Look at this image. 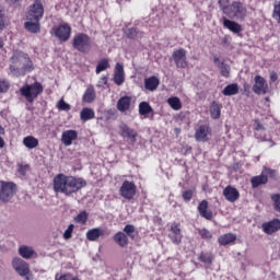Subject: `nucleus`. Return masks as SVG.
I'll return each instance as SVG.
<instances>
[{"label":"nucleus","instance_id":"obj_1","mask_svg":"<svg viewBox=\"0 0 280 280\" xmlns=\"http://www.w3.org/2000/svg\"><path fill=\"white\" fill-rule=\"evenodd\" d=\"M82 187H86V180L81 177L58 174L54 178V191H56L57 194H65V196H71V194H77V191H80Z\"/></svg>","mask_w":280,"mask_h":280},{"label":"nucleus","instance_id":"obj_2","mask_svg":"<svg viewBox=\"0 0 280 280\" xmlns=\"http://www.w3.org/2000/svg\"><path fill=\"white\" fill-rule=\"evenodd\" d=\"M10 71L15 78H21V75H26V73L34 71V62H32L27 54L15 50L11 57Z\"/></svg>","mask_w":280,"mask_h":280},{"label":"nucleus","instance_id":"obj_3","mask_svg":"<svg viewBox=\"0 0 280 280\" xmlns=\"http://www.w3.org/2000/svg\"><path fill=\"white\" fill-rule=\"evenodd\" d=\"M40 93H43V85L38 82H35L33 84H24L20 89V95H22V97H25L26 102H28L30 104H32V102H34V100H36V97H38Z\"/></svg>","mask_w":280,"mask_h":280},{"label":"nucleus","instance_id":"obj_4","mask_svg":"<svg viewBox=\"0 0 280 280\" xmlns=\"http://www.w3.org/2000/svg\"><path fill=\"white\" fill-rule=\"evenodd\" d=\"M73 48L81 54H89L91 51V37L84 33H79L73 37Z\"/></svg>","mask_w":280,"mask_h":280},{"label":"nucleus","instance_id":"obj_5","mask_svg":"<svg viewBox=\"0 0 280 280\" xmlns=\"http://www.w3.org/2000/svg\"><path fill=\"white\" fill-rule=\"evenodd\" d=\"M11 266L20 277H23L25 280L33 279L30 270V264H27L22 258H19V257L13 258Z\"/></svg>","mask_w":280,"mask_h":280},{"label":"nucleus","instance_id":"obj_6","mask_svg":"<svg viewBox=\"0 0 280 280\" xmlns=\"http://www.w3.org/2000/svg\"><path fill=\"white\" fill-rule=\"evenodd\" d=\"M16 194V184L13 182H0V200L1 202H10Z\"/></svg>","mask_w":280,"mask_h":280},{"label":"nucleus","instance_id":"obj_7","mask_svg":"<svg viewBox=\"0 0 280 280\" xmlns=\"http://www.w3.org/2000/svg\"><path fill=\"white\" fill-rule=\"evenodd\" d=\"M45 15V7L43 1L35 0L34 3L28 8L26 13V21H40Z\"/></svg>","mask_w":280,"mask_h":280},{"label":"nucleus","instance_id":"obj_8","mask_svg":"<svg viewBox=\"0 0 280 280\" xmlns=\"http://www.w3.org/2000/svg\"><path fill=\"white\" fill-rule=\"evenodd\" d=\"M246 14H247L246 7H244L242 2L234 1L230 5L226 16H229V19H236L237 21H244V19H246Z\"/></svg>","mask_w":280,"mask_h":280},{"label":"nucleus","instance_id":"obj_9","mask_svg":"<svg viewBox=\"0 0 280 280\" xmlns=\"http://www.w3.org/2000/svg\"><path fill=\"white\" fill-rule=\"evenodd\" d=\"M119 195L125 200H132L137 196V185L133 182L125 180L119 188Z\"/></svg>","mask_w":280,"mask_h":280},{"label":"nucleus","instance_id":"obj_10","mask_svg":"<svg viewBox=\"0 0 280 280\" xmlns=\"http://www.w3.org/2000/svg\"><path fill=\"white\" fill-rule=\"evenodd\" d=\"M118 133L122 139H127L130 143H137V130L130 128L128 124L120 122L118 126Z\"/></svg>","mask_w":280,"mask_h":280},{"label":"nucleus","instance_id":"obj_11","mask_svg":"<svg viewBox=\"0 0 280 280\" xmlns=\"http://www.w3.org/2000/svg\"><path fill=\"white\" fill-rule=\"evenodd\" d=\"M211 137V127L209 125H200L195 129V139L199 143H207Z\"/></svg>","mask_w":280,"mask_h":280},{"label":"nucleus","instance_id":"obj_12","mask_svg":"<svg viewBox=\"0 0 280 280\" xmlns=\"http://www.w3.org/2000/svg\"><path fill=\"white\" fill-rule=\"evenodd\" d=\"M55 36L61 43H67L71 38V26L67 23L54 28Z\"/></svg>","mask_w":280,"mask_h":280},{"label":"nucleus","instance_id":"obj_13","mask_svg":"<svg viewBox=\"0 0 280 280\" xmlns=\"http://www.w3.org/2000/svg\"><path fill=\"white\" fill-rule=\"evenodd\" d=\"M173 60L177 69H187V51L184 48L174 50Z\"/></svg>","mask_w":280,"mask_h":280},{"label":"nucleus","instance_id":"obj_14","mask_svg":"<svg viewBox=\"0 0 280 280\" xmlns=\"http://www.w3.org/2000/svg\"><path fill=\"white\" fill-rule=\"evenodd\" d=\"M253 92L256 93V95H266L268 93V83L264 77L256 75L254 78Z\"/></svg>","mask_w":280,"mask_h":280},{"label":"nucleus","instance_id":"obj_15","mask_svg":"<svg viewBox=\"0 0 280 280\" xmlns=\"http://www.w3.org/2000/svg\"><path fill=\"white\" fill-rule=\"evenodd\" d=\"M270 174H272V170L265 167L260 175L252 177L250 183L253 189H257V187H259L260 185H266V183H268V176H270Z\"/></svg>","mask_w":280,"mask_h":280},{"label":"nucleus","instance_id":"obj_16","mask_svg":"<svg viewBox=\"0 0 280 280\" xmlns=\"http://www.w3.org/2000/svg\"><path fill=\"white\" fill-rule=\"evenodd\" d=\"M168 237L173 244H176V246H178L180 242H183V231L180 230V224L178 223L171 224Z\"/></svg>","mask_w":280,"mask_h":280},{"label":"nucleus","instance_id":"obj_17","mask_svg":"<svg viewBox=\"0 0 280 280\" xmlns=\"http://www.w3.org/2000/svg\"><path fill=\"white\" fill-rule=\"evenodd\" d=\"M223 196L228 202H237L240 200V190L229 185L223 189Z\"/></svg>","mask_w":280,"mask_h":280},{"label":"nucleus","instance_id":"obj_18","mask_svg":"<svg viewBox=\"0 0 280 280\" xmlns=\"http://www.w3.org/2000/svg\"><path fill=\"white\" fill-rule=\"evenodd\" d=\"M261 229L266 235H272V233H277V231H280V220L273 219L269 222H265L261 224Z\"/></svg>","mask_w":280,"mask_h":280},{"label":"nucleus","instance_id":"obj_19","mask_svg":"<svg viewBox=\"0 0 280 280\" xmlns=\"http://www.w3.org/2000/svg\"><path fill=\"white\" fill-rule=\"evenodd\" d=\"M78 139V131L75 130H66L61 133V142L63 145L69 147L73 144V141Z\"/></svg>","mask_w":280,"mask_h":280},{"label":"nucleus","instance_id":"obj_20","mask_svg":"<svg viewBox=\"0 0 280 280\" xmlns=\"http://www.w3.org/2000/svg\"><path fill=\"white\" fill-rule=\"evenodd\" d=\"M132 106V96H122L117 102V109L120 113H127Z\"/></svg>","mask_w":280,"mask_h":280},{"label":"nucleus","instance_id":"obj_21","mask_svg":"<svg viewBox=\"0 0 280 280\" xmlns=\"http://www.w3.org/2000/svg\"><path fill=\"white\" fill-rule=\"evenodd\" d=\"M126 78L124 75V66L120 63H116L115 71H114V82L117 86H121L124 84Z\"/></svg>","mask_w":280,"mask_h":280},{"label":"nucleus","instance_id":"obj_22","mask_svg":"<svg viewBox=\"0 0 280 280\" xmlns=\"http://www.w3.org/2000/svg\"><path fill=\"white\" fill-rule=\"evenodd\" d=\"M19 254L23 257V259H32L34 257H38L36 250H34V247L27 245L20 246Z\"/></svg>","mask_w":280,"mask_h":280},{"label":"nucleus","instance_id":"obj_23","mask_svg":"<svg viewBox=\"0 0 280 280\" xmlns=\"http://www.w3.org/2000/svg\"><path fill=\"white\" fill-rule=\"evenodd\" d=\"M198 211L201 218L206 220H211L213 218V212L209 210V202L207 200H202L198 206Z\"/></svg>","mask_w":280,"mask_h":280},{"label":"nucleus","instance_id":"obj_24","mask_svg":"<svg viewBox=\"0 0 280 280\" xmlns=\"http://www.w3.org/2000/svg\"><path fill=\"white\" fill-rule=\"evenodd\" d=\"M24 27L31 34H38L40 32V20H26Z\"/></svg>","mask_w":280,"mask_h":280},{"label":"nucleus","instance_id":"obj_25","mask_svg":"<svg viewBox=\"0 0 280 280\" xmlns=\"http://www.w3.org/2000/svg\"><path fill=\"white\" fill-rule=\"evenodd\" d=\"M223 27H225L230 32H233V34H240V32H242V25L226 18H223Z\"/></svg>","mask_w":280,"mask_h":280},{"label":"nucleus","instance_id":"obj_26","mask_svg":"<svg viewBox=\"0 0 280 280\" xmlns=\"http://www.w3.org/2000/svg\"><path fill=\"white\" fill-rule=\"evenodd\" d=\"M102 235H104V230L102 228H94L86 232V240H89V242H95L100 240Z\"/></svg>","mask_w":280,"mask_h":280},{"label":"nucleus","instance_id":"obj_27","mask_svg":"<svg viewBox=\"0 0 280 280\" xmlns=\"http://www.w3.org/2000/svg\"><path fill=\"white\" fill-rule=\"evenodd\" d=\"M159 84H161V81L156 77H149L144 79V88L147 91H156V89H159Z\"/></svg>","mask_w":280,"mask_h":280},{"label":"nucleus","instance_id":"obj_28","mask_svg":"<svg viewBox=\"0 0 280 280\" xmlns=\"http://www.w3.org/2000/svg\"><path fill=\"white\" fill-rule=\"evenodd\" d=\"M237 240V236L233 233L223 234L218 238L220 246H229V244H233Z\"/></svg>","mask_w":280,"mask_h":280},{"label":"nucleus","instance_id":"obj_29","mask_svg":"<svg viewBox=\"0 0 280 280\" xmlns=\"http://www.w3.org/2000/svg\"><path fill=\"white\" fill-rule=\"evenodd\" d=\"M150 113H154V109L152 108V106L150 105V103L148 102H141L139 104V115H141V117H143L144 119L148 118V116L150 115Z\"/></svg>","mask_w":280,"mask_h":280},{"label":"nucleus","instance_id":"obj_30","mask_svg":"<svg viewBox=\"0 0 280 280\" xmlns=\"http://www.w3.org/2000/svg\"><path fill=\"white\" fill-rule=\"evenodd\" d=\"M82 101L86 104L95 102V89L93 88V85L88 86L83 94Z\"/></svg>","mask_w":280,"mask_h":280},{"label":"nucleus","instance_id":"obj_31","mask_svg":"<svg viewBox=\"0 0 280 280\" xmlns=\"http://www.w3.org/2000/svg\"><path fill=\"white\" fill-rule=\"evenodd\" d=\"M80 117L82 121H91V119H95V110L84 107L80 113Z\"/></svg>","mask_w":280,"mask_h":280},{"label":"nucleus","instance_id":"obj_32","mask_svg":"<svg viewBox=\"0 0 280 280\" xmlns=\"http://www.w3.org/2000/svg\"><path fill=\"white\" fill-rule=\"evenodd\" d=\"M222 93L228 97L231 95H237L240 93V86L237 83L229 84L223 89Z\"/></svg>","mask_w":280,"mask_h":280},{"label":"nucleus","instance_id":"obj_33","mask_svg":"<svg viewBox=\"0 0 280 280\" xmlns=\"http://www.w3.org/2000/svg\"><path fill=\"white\" fill-rule=\"evenodd\" d=\"M23 144L28 150H34V148H38V139H36L34 136H27L23 139Z\"/></svg>","mask_w":280,"mask_h":280},{"label":"nucleus","instance_id":"obj_34","mask_svg":"<svg viewBox=\"0 0 280 280\" xmlns=\"http://www.w3.org/2000/svg\"><path fill=\"white\" fill-rule=\"evenodd\" d=\"M114 242L121 247L128 246V236L124 232H118L114 235Z\"/></svg>","mask_w":280,"mask_h":280},{"label":"nucleus","instance_id":"obj_35","mask_svg":"<svg viewBox=\"0 0 280 280\" xmlns=\"http://www.w3.org/2000/svg\"><path fill=\"white\" fill-rule=\"evenodd\" d=\"M167 104L173 110H180V108H183V103L180 102V98L176 96L167 98Z\"/></svg>","mask_w":280,"mask_h":280},{"label":"nucleus","instance_id":"obj_36","mask_svg":"<svg viewBox=\"0 0 280 280\" xmlns=\"http://www.w3.org/2000/svg\"><path fill=\"white\" fill-rule=\"evenodd\" d=\"M106 69H110V61L108 59H102L98 61L96 66V74L100 75L102 71H106Z\"/></svg>","mask_w":280,"mask_h":280},{"label":"nucleus","instance_id":"obj_37","mask_svg":"<svg viewBox=\"0 0 280 280\" xmlns=\"http://www.w3.org/2000/svg\"><path fill=\"white\" fill-rule=\"evenodd\" d=\"M210 114L212 119H220V115H221L220 104H218L217 102H213L210 106Z\"/></svg>","mask_w":280,"mask_h":280},{"label":"nucleus","instance_id":"obj_38","mask_svg":"<svg viewBox=\"0 0 280 280\" xmlns=\"http://www.w3.org/2000/svg\"><path fill=\"white\" fill-rule=\"evenodd\" d=\"M88 220L89 213L86 211H82L77 217H74V222H77V224H86Z\"/></svg>","mask_w":280,"mask_h":280},{"label":"nucleus","instance_id":"obj_39","mask_svg":"<svg viewBox=\"0 0 280 280\" xmlns=\"http://www.w3.org/2000/svg\"><path fill=\"white\" fill-rule=\"evenodd\" d=\"M272 19L280 25V0L273 3Z\"/></svg>","mask_w":280,"mask_h":280},{"label":"nucleus","instance_id":"obj_40","mask_svg":"<svg viewBox=\"0 0 280 280\" xmlns=\"http://www.w3.org/2000/svg\"><path fill=\"white\" fill-rule=\"evenodd\" d=\"M219 8L223 14H228L231 9V2L229 0H219Z\"/></svg>","mask_w":280,"mask_h":280},{"label":"nucleus","instance_id":"obj_41","mask_svg":"<svg viewBox=\"0 0 280 280\" xmlns=\"http://www.w3.org/2000/svg\"><path fill=\"white\" fill-rule=\"evenodd\" d=\"M55 280H80V278L71 273H63V275L57 273L55 276Z\"/></svg>","mask_w":280,"mask_h":280},{"label":"nucleus","instance_id":"obj_42","mask_svg":"<svg viewBox=\"0 0 280 280\" xmlns=\"http://www.w3.org/2000/svg\"><path fill=\"white\" fill-rule=\"evenodd\" d=\"M199 259L202 261V264L211 265L213 262V255L209 253L200 254Z\"/></svg>","mask_w":280,"mask_h":280},{"label":"nucleus","instance_id":"obj_43","mask_svg":"<svg viewBox=\"0 0 280 280\" xmlns=\"http://www.w3.org/2000/svg\"><path fill=\"white\" fill-rule=\"evenodd\" d=\"M219 67L221 70V75H223V78H229V74L231 73V67L224 62H221Z\"/></svg>","mask_w":280,"mask_h":280},{"label":"nucleus","instance_id":"obj_44","mask_svg":"<svg viewBox=\"0 0 280 280\" xmlns=\"http://www.w3.org/2000/svg\"><path fill=\"white\" fill-rule=\"evenodd\" d=\"M135 231H136V229H135V225H132V224H127V225L124 228V233H126V235H127L128 237H131L132 240H133V237H135Z\"/></svg>","mask_w":280,"mask_h":280},{"label":"nucleus","instance_id":"obj_45","mask_svg":"<svg viewBox=\"0 0 280 280\" xmlns=\"http://www.w3.org/2000/svg\"><path fill=\"white\" fill-rule=\"evenodd\" d=\"M96 86H97L98 89H107V88H108V77L103 75V77L98 80Z\"/></svg>","mask_w":280,"mask_h":280},{"label":"nucleus","instance_id":"obj_46","mask_svg":"<svg viewBox=\"0 0 280 280\" xmlns=\"http://www.w3.org/2000/svg\"><path fill=\"white\" fill-rule=\"evenodd\" d=\"M57 108L59 110H71V105H69V103L65 102V100H60L57 104Z\"/></svg>","mask_w":280,"mask_h":280},{"label":"nucleus","instance_id":"obj_47","mask_svg":"<svg viewBox=\"0 0 280 280\" xmlns=\"http://www.w3.org/2000/svg\"><path fill=\"white\" fill-rule=\"evenodd\" d=\"M125 34H126L127 38L135 39L138 36L139 31H137V28H127L125 31Z\"/></svg>","mask_w":280,"mask_h":280},{"label":"nucleus","instance_id":"obj_48","mask_svg":"<svg viewBox=\"0 0 280 280\" xmlns=\"http://www.w3.org/2000/svg\"><path fill=\"white\" fill-rule=\"evenodd\" d=\"M18 172L21 176H26L27 172H30V165L20 164L18 167Z\"/></svg>","mask_w":280,"mask_h":280},{"label":"nucleus","instance_id":"obj_49","mask_svg":"<svg viewBox=\"0 0 280 280\" xmlns=\"http://www.w3.org/2000/svg\"><path fill=\"white\" fill-rule=\"evenodd\" d=\"M199 235L202 240H211L212 237L211 232L205 228L199 230Z\"/></svg>","mask_w":280,"mask_h":280},{"label":"nucleus","instance_id":"obj_50","mask_svg":"<svg viewBox=\"0 0 280 280\" xmlns=\"http://www.w3.org/2000/svg\"><path fill=\"white\" fill-rule=\"evenodd\" d=\"M182 198H184L185 202H189L191 198H194V190L189 189L183 191Z\"/></svg>","mask_w":280,"mask_h":280},{"label":"nucleus","instance_id":"obj_51","mask_svg":"<svg viewBox=\"0 0 280 280\" xmlns=\"http://www.w3.org/2000/svg\"><path fill=\"white\" fill-rule=\"evenodd\" d=\"M73 229H74V225L73 224H70L68 226V229L65 231L63 233V238L66 240H71L72 235H73Z\"/></svg>","mask_w":280,"mask_h":280},{"label":"nucleus","instance_id":"obj_52","mask_svg":"<svg viewBox=\"0 0 280 280\" xmlns=\"http://www.w3.org/2000/svg\"><path fill=\"white\" fill-rule=\"evenodd\" d=\"M271 200H273V202H275L276 211H279V213H280V195H272Z\"/></svg>","mask_w":280,"mask_h":280},{"label":"nucleus","instance_id":"obj_53","mask_svg":"<svg viewBox=\"0 0 280 280\" xmlns=\"http://www.w3.org/2000/svg\"><path fill=\"white\" fill-rule=\"evenodd\" d=\"M10 89V83L8 81H0V93H8Z\"/></svg>","mask_w":280,"mask_h":280},{"label":"nucleus","instance_id":"obj_54","mask_svg":"<svg viewBox=\"0 0 280 280\" xmlns=\"http://www.w3.org/2000/svg\"><path fill=\"white\" fill-rule=\"evenodd\" d=\"M5 27V13L0 9V30Z\"/></svg>","mask_w":280,"mask_h":280},{"label":"nucleus","instance_id":"obj_55","mask_svg":"<svg viewBox=\"0 0 280 280\" xmlns=\"http://www.w3.org/2000/svg\"><path fill=\"white\" fill-rule=\"evenodd\" d=\"M254 129L256 130V132H264V125H261V122L259 120H255L254 122Z\"/></svg>","mask_w":280,"mask_h":280},{"label":"nucleus","instance_id":"obj_56","mask_svg":"<svg viewBox=\"0 0 280 280\" xmlns=\"http://www.w3.org/2000/svg\"><path fill=\"white\" fill-rule=\"evenodd\" d=\"M278 79H279V75L277 74V72L270 73V82H277Z\"/></svg>","mask_w":280,"mask_h":280},{"label":"nucleus","instance_id":"obj_57","mask_svg":"<svg viewBox=\"0 0 280 280\" xmlns=\"http://www.w3.org/2000/svg\"><path fill=\"white\" fill-rule=\"evenodd\" d=\"M9 5H14V3L19 2V0H5Z\"/></svg>","mask_w":280,"mask_h":280},{"label":"nucleus","instance_id":"obj_58","mask_svg":"<svg viewBox=\"0 0 280 280\" xmlns=\"http://www.w3.org/2000/svg\"><path fill=\"white\" fill-rule=\"evenodd\" d=\"M5 145V142L3 141V138L0 137V148H3Z\"/></svg>","mask_w":280,"mask_h":280},{"label":"nucleus","instance_id":"obj_59","mask_svg":"<svg viewBox=\"0 0 280 280\" xmlns=\"http://www.w3.org/2000/svg\"><path fill=\"white\" fill-rule=\"evenodd\" d=\"M214 63L219 65V67H220L221 63H220V59L218 57H214Z\"/></svg>","mask_w":280,"mask_h":280},{"label":"nucleus","instance_id":"obj_60","mask_svg":"<svg viewBox=\"0 0 280 280\" xmlns=\"http://www.w3.org/2000/svg\"><path fill=\"white\" fill-rule=\"evenodd\" d=\"M3 45H5V44H4L3 40L0 38V49H3Z\"/></svg>","mask_w":280,"mask_h":280}]
</instances>
